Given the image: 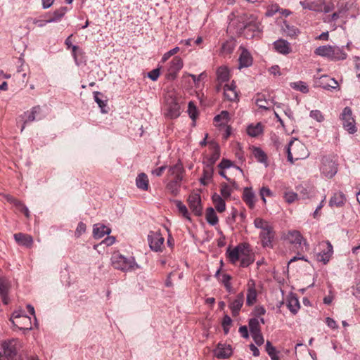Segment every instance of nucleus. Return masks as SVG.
I'll return each mask as SVG.
<instances>
[{"label": "nucleus", "mask_w": 360, "mask_h": 360, "mask_svg": "<svg viewBox=\"0 0 360 360\" xmlns=\"http://www.w3.org/2000/svg\"><path fill=\"white\" fill-rule=\"evenodd\" d=\"M254 261V255L251 253L250 246L248 245V248H245V254L241 255L240 266L248 267L252 264Z\"/></svg>", "instance_id": "26"}, {"label": "nucleus", "mask_w": 360, "mask_h": 360, "mask_svg": "<svg viewBox=\"0 0 360 360\" xmlns=\"http://www.w3.org/2000/svg\"><path fill=\"white\" fill-rule=\"evenodd\" d=\"M214 354L218 359L229 358L232 354L231 346L230 345L219 343L214 350Z\"/></svg>", "instance_id": "20"}, {"label": "nucleus", "mask_w": 360, "mask_h": 360, "mask_svg": "<svg viewBox=\"0 0 360 360\" xmlns=\"http://www.w3.org/2000/svg\"><path fill=\"white\" fill-rule=\"evenodd\" d=\"M14 238L20 245H22L26 248H31L32 246L33 238L30 235L18 233L14 235Z\"/></svg>", "instance_id": "23"}, {"label": "nucleus", "mask_w": 360, "mask_h": 360, "mask_svg": "<svg viewBox=\"0 0 360 360\" xmlns=\"http://www.w3.org/2000/svg\"><path fill=\"white\" fill-rule=\"evenodd\" d=\"M317 56L328 58L331 60H345L347 58V53L342 48L335 46H320L314 51Z\"/></svg>", "instance_id": "5"}, {"label": "nucleus", "mask_w": 360, "mask_h": 360, "mask_svg": "<svg viewBox=\"0 0 360 360\" xmlns=\"http://www.w3.org/2000/svg\"><path fill=\"white\" fill-rule=\"evenodd\" d=\"M255 342L260 346L264 343V338L261 332L251 335Z\"/></svg>", "instance_id": "58"}, {"label": "nucleus", "mask_w": 360, "mask_h": 360, "mask_svg": "<svg viewBox=\"0 0 360 360\" xmlns=\"http://www.w3.org/2000/svg\"><path fill=\"white\" fill-rule=\"evenodd\" d=\"M310 117L318 122H322L323 120L322 113L318 110H311L310 112Z\"/></svg>", "instance_id": "57"}, {"label": "nucleus", "mask_w": 360, "mask_h": 360, "mask_svg": "<svg viewBox=\"0 0 360 360\" xmlns=\"http://www.w3.org/2000/svg\"><path fill=\"white\" fill-rule=\"evenodd\" d=\"M180 115V107L179 103L174 99L171 98L170 101H167V117L174 119Z\"/></svg>", "instance_id": "19"}, {"label": "nucleus", "mask_w": 360, "mask_h": 360, "mask_svg": "<svg viewBox=\"0 0 360 360\" xmlns=\"http://www.w3.org/2000/svg\"><path fill=\"white\" fill-rule=\"evenodd\" d=\"M249 328L251 335L261 332L259 321L256 318L249 320Z\"/></svg>", "instance_id": "42"}, {"label": "nucleus", "mask_w": 360, "mask_h": 360, "mask_svg": "<svg viewBox=\"0 0 360 360\" xmlns=\"http://www.w3.org/2000/svg\"><path fill=\"white\" fill-rule=\"evenodd\" d=\"M4 354L8 359L12 360L17 354L21 347L20 342L17 339L4 342L2 345Z\"/></svg>", "instance_id": "8"}, {"label": "nucleus", "mask_w": 360, "mask_h": 360, "mask_svg": "<svg viewBox=\"0 0 360 360\" xmlns=\"http://www.w3.org/2000/svg\"><path fill=\"white\" fill-rule=\"evenodd\" d=\"M255 196L252 189L250 188H245L243 193V200L249 207L253 208L255 207Z\"/></svg>", "instance_id": "27"}, {"label": "nucleus", "mask_w": 360, "mask_h": 360, "mask_svg": "<svg viewBox=\"0 0 360 360\" xmlns=\"http://www.w3.org/2000/svg\"><path fill=\"white\" fill-rule=\"evenodd\" d=\"M286 239L292 244H301L303 237L298 231H290L286 236Z\"/></svg>", "instance_id": "33"}, {"label": "nucleus", "mask_w": 360, "mask_h": 360, "mask_svg": "<svg viewBox=\"0 0 360 360\" xmlns=\"http://www.w3.org/2000/svg\"><path fill=\"white\" fill-rule=\"evenodd\" d=\"M214 120L217 122H221L220 124H226L229 120V113L226 110H223L220 114L216 115Z\"/></svg>", "instance_id": "45"}, {"label": "nucleus", "mask_w": 360, "mask_h": 360, "mask_svg": "<svg viewBox=\"0 0 360 360\" xmlns=\"http://www.w3.org/2000/svg\"><path fill=\"white\" fill-rule=\"evenodd\" d=\"M255 158L260 162H266L267 157L265 153L259 148H255L253 150Z\"/></svg>", "instance_id": "46"}, {"label": "nucleus", "mask_w": 360, "mask_h": 360, "mask_svg": "<svg viewBox=\"0 0 360 360\" xmlns=\"http://www.w3.org/2000/svg\"><path fill=\"white\" fill-rule=\"evenodd\" d=\"M236 85L234 81H232L231 84H226L224 86V98L230 101H236L238 100V94L236 90Z\"/></svg>", "instance_id": "21"}, {"label": "nucleus", "mask_w": 360, "mask_h": 360, "mask_svg": "<svg viewBox=\"0 0 360 360\" xmlns=\"http://www.w3.org/2000/svg\"><path fill=\"white\" fill-rule=\"evenodd\" d=\"M290 87L293 89L299 91L302 93L306 94L309 91V87L307 84L302 81H298L295 82H291L290 84Z\"/></svg>", "instance_id": "41"}, {"label": "nucleus", "mask_w": 360, "mask_h": 360, "mask_svg": "<svg viewBox=\"0 0 360 360\" xmlns=\"http://www.w3.org/2000/svg\"><path fill=\"white\" fill-rule=\"evenodd\" d=\"M300 4L304 9H309L317 12L322 11V6L314 1H300Z\"/></svg>", "instance_id": "36"}, {"label": "nucleus", "mask_w": 360, "mask_h": 360, "mask_svg": "<svg viewBox=\"0 0 360 360\" xmlns=\"http://www.w3.org/2000/svg\"><path fill=\"white\" fill-rule=\"evenodd\" d=\"M346 201V198L342 192L335 193L329 201L330 206L341 207Z\"/></svg>", "instance_id": "31"}, {"label": "nucleus", "mask_w": 360, "mask_h": 360, "mask_svg": "<svg viewBox=\"0 0 360 360\" xmlns=\"http://www.w3.org/2000/svg\"><path fill=\"white\" fill-rule=\"evenodd\" d=\"M210 148L211 150V154L207 158V167H212V165L217 162L220 157V148L219 146L214 143L210 142L209 143Z\"/></svg>", "instance_id": "18"}, {"label": "nucleus", "mask_w": 360, "mask_h": 360, "mask_svg": "<svg viewBox=\"0 0 360 360\" xmlns=\"http://www.w3.org/2000/svg\"><path fill=\"white\" fill-rule=\"evenodd\" d=\"M205 217L207 221L212 226L216 225L218 223V217L212 207H208L206 210Z\"/></svg>", "instance_id": "38"}, {"label": "nucleus", "mask_w": 360, "mask_h": 360, "mask_svg": "<svg viewBox=\"0 0 360 360\" xmlns=\"http://www.w3.org/2000/svg\"><path fill=\"white\" fill-rule=\"evenodd\" d=\"M257 293L255 288V283L252 282V285H248L247 292L246 304L248 306L253 305L257 301Z\"/></svg>", "instance_id": "28"}, {"label": "nucleus", "mask_w": 360, "mask_h": 360, "mask_svg": "<svg viewBox=\"0 0 360 360\" xmlns=\"http://www.w3.org/2000/svg\"><path fill=\"white\" fill-rule=\"evenodd\" d=\"M240 49H242V52L238 58L239 69L251 66L252 64V57L251 54L246 49L242 47H240Z\"/></svg>", "instance_id": "22"}, {"label": "nucleus", "mask_w": 360, "mask_h": 360, "mask_svg": "<svg viewBox=\"0 0 360 360\" xmlns=\"http://www.w3.org/2000/svg\"><path fill=\"white\" fill-rule=\"evenodd\" d=\"M187 201L190 209L196 216L202 214V207L200 194L196 193H191Z\"/></svg>", "instance_id": "13"}, {"label": "nucleus", "mask_w": 360, "mask_h": 360, "mask_svg": "<svg viewBox=\"0 0 360 360\" xmlns=\"http://www.w3.org/2000/svg\"><path fill=\"white\" fill-rule=\"evenodd\" d=\"M262 132V125L257 123L256 125H250L247 129V133L252 137H256Z\"/></svg>", "instance_id": "40"}, {"label": "nucleus", "mask_w": 360, "mask_h": 360, "mask_svg": "<svg viewBox=\"0 0 360 360\" xmlns=\"http://www.w3.org/2000/svg\"><path fill=\"white\" fill-rule=\"evenodd\" d=\"M256 105L259 108L264 110H269V108L267 106L269 104V102L266 101V99L264 98L263 95L258 94L257 98L255 101Z\"/></svg>", "instance_id": "48"}, {"label": "nucleus", "mask_w": 360, "mask_h": 360, "mask_svg": "<svg viewBox=\"0 0 360 360\" xmlns=\"http://www.w3.org/2000/svg\"><path fill=\"white\" fill-rule=\"evenodd\" d=\"M297 191L299 194L301 195L302 198L306 199L309 198V194L311 191L306 187L302 186H299L297 187Z\"/></svg>", "instance_id": "55"}, {"label": "nucleus", "mask_w": 360, "mask_h": 360, "mask_svg": "<svg viewBox=\"0 0 360 360\" xmlns=\"http://www.w3.org/2000/svg\"><path fill=\"white\" fill-rule=\"evenodd\" d=\"M259 193H260L261 198H262L264 203H266V198H265L266 197L273 196L272 191L268 187H265V186H263L260 189Z\"/></svg>", "instance_id": "52"}, {"label": "nucleus", "mask_w": 360, "mask_h": 360, "mask_svg": "<svg viewBox=\"0 0 360 360\" xmlns=\"http://www.w3.org/2000/svg\"><path fill=\"white\" fill-rule=\"evenodd\" d=\"M8 285L6 281L0 279V295L3 297V301L5 304L7 302L5 301V298L8 295Z\"/></svg>", "instance_id": "49"}, {"label": "nucleus", "mask_w": 360, "mask_h": 360, "mask_svg": "<svg viewBox=\"0 0 360 360\" xmlns=\"http://www.w3.org/2000/svg\"><path fill=\"white\" fill-rule=\"evenodd\" d=\"M254 225L260 229L259 238L262 245L264 248H272L275 238V231L272 225L267 221L257 217L254 220Z\"/></svg>", "instance_id": "2"}, {"label": "nucleus", "mask_w": 360, "mask_h": 360, "mask_svg": "<svg viewBox=\"0 0 360 360\" xmlns=\"http://www.w3.org/2000/svg\"><path fill=\"white\" fill-rule=\"evenodd\" d=\"M341 119L344 129L349 134H354L356 131L355 120L352 117V112L350 108L346 107L344 108L341 115Z\"/></svg>", "instance_id": "7"}, {"label": "nucleus", "mask_w": 360, "mask_h": 360, "mask_svg": "<svg viewBox=\"0 0 360 360\" xmlns=\"http://www.w3.org/2000/svg\"><path fill=\"white\" fill-rule=\"evenodd\" d=\"M266 351L268 353L269 356L271 357V360H279L276 348L271 345V343L269 341L266 342Z\"/></svg>", "instance_id": "43"}, {"label": "nucleus", "mask_w": 360, "mask_h": 360, "mask_svg": "<svg viewBox=\"0 0 360 360\" xmlns=\"http://www.w3.org/2000/svg\"><path fill=\"white\" fill-rule=\"evenodd\" d=\"M320 246H321L323 249L316 255V259L318 262H322L323 264H326L330 261L333 253V245L330 242L325 241L321 243Z\"/></svg>", "instance_id": "11"}, {"label": "nucleus", "mask_w": 360, "mask_h": 360, "mask_svg": "<svg viewBox=\"0 0 360 360\" xmlns=\"http://www.w3.org/2000/svg\"><path fill=\"white\" fill-rule=\"evenodd\" d=\"M236 47V42L233 39H229L223 43L220 49V54L227 56L232 53Z\"/></svg>", "instance_id": "32"}, {"label": "nucleus", "mask_w": 360, "mask_h": 360, "mask_svg": "<svg viewBox=\"0 0 360 360\" xmlns=\"http://www.w3.org/2000/svg\"><path fill=\"white\" fill-rule=\"evenodd\" d=\"M297 198V194L294 192H287L284 195V198L288 203L293 202Z\"/></svg>", "instance_id": "56"}, {"label": "nucleus", "mask_w": 360, "mask_h": 360, "mask_svg": "<svg viewBox=\"0 0 360 360\" xmlns=\"http://www.w3.org/2000/svg\"><path fill=\"white\" fill-rule=\"evenodd\" d=\"M86 231V225L83 222H79L75 231L76 237L79 238Z\"/></svg>", "instance_id": "59"}, {"label": "nucleus", "mask_w": 360, "mask_h": 360, "mask_svg": "<svg viewBox=\"0 0 360 360\" xmlns=\"http://www.w3.org/2000/svg\"><path fill=\"white\" fill-rule=\"evenodd\" d=\"M265 312V309L261 306H257L254 309V315L256 316H260L262 315H264Z\"/></svg>", "instance_id": "63"}, {"label": "nucleus", "mask_w": 360, "mask_h": 360, "mask_svg": "<svg viewBox=\"0 0 360 360\" xmlns=\"http://www.w3.org/2000/svg\"><path fill=\"white\" fill-rule=\"evenodd\" d=\"M321 171L326 177L332 178L338 172V165L329 157H324L322 159Z\"/></svg>", "instance_id": "9"}, {"label": "nucleus", "mask_w": 360, "mask_h": 360, "mask_svg": "<svg viewBox=\"0 0 360 360\" xmlns=\"http://www.w3.org/2000/svg\"><path fill=\"white\" fill-rule=\"evenodd\" d=\"M166 169V166H162L152 171V174L160 176Z\"/></svg>", "instance_id": "64"}, {"label": "nucleus", "mask_w": 360, "mask_h": 360, "mask_svg": "<svg viewBox=\"0 0 360 360\" xmlns=\"http://www.w3.org/2000/svg\"><path fill=\"white\" fill-rule=\"evenodd\" d=\"M160 76V70L154 69L148 73V77L153 81H156Z\"/></svg>", "instance_id": "61"}, {"label": "nucleus", "mask_w": 360, "mask_h": 360, "mask_svg": "<svg viewBox=\"0 0 360 360\" xmlns=\"http://www.w3.org/2000/svg\"><path fill=\"white\" fill-rule=\"evenodd\" d=\"M326 323L327 326L332 329L338 328V324H337L336 321L334 319H333L332 318L327 317L326 319Z\"/></svg>", "instance_id": "62"}, {"label": "nucleus", "mask_w": 360, "mask_h": 360, "mask_svg": "<svg viewBox=\"0 0 360 360\" xmlns=\"http://www.w3.org/2000/svg\"><path fill=\"white\" fill-rule=\"evenodd\" d=\"M67 12V8L66 7H60L59 9L55 11L53 13V17L46 20V23H50L53 22H56L60 20L65 14Z\"/></svg>", "instance_id": "37"}, {"label": "nucleus", "mask_w": 360, "mask_h": 360, "mask_svg": "<svg viewBox=\"0 0 360 360\" xmlns=\"http://www.w3.org/2000/svg\"><path fill=\"white\" fill-rule=\"evenodd\" d=\"M220 193L223 198H228L231 195V189L226 183H222L221 184Z\"/></svg>", "instance_id": "51"}, {"label": "nucleus", "mask_w": 360, "mask_h": 360, "mask_svg": "<svg viewBox=\"0 0 360 360\" xmlns=\"http://www.w3.org/2000/svg\"><path fill=\"white\" fill-rule=\"evenodd\" d=\"M175 204L179 210V212L183 215V217L188 220H191L189 213L186 205H184L180 200H175Z\"/></svg>", "instance_id": "47"}, {"label": "nucleus", "mask_w": 360, "mask_h": 360, "mask_svg": "<svg viewBox=\"0 0 360 360\" xmlns=\"http://www.w3.org/2000/svg\"><path fill=\"white\" fill-rule=\"evenodd\" d=\"M41 109L40 105H35L31 108L30 111H26L23 114V117H25L24 120L23 124L20 129L21 132H22L25 128V125L27 123L34 122L37 120V117H39L41 115Z\"/></svg>", "instance_id": "14"}, {"label": "nucleus", "mask_w": 360, "mask_h": 360, "mask_svg": "<svg viewBox=\"0 0 360 360\" xmlns=\"http://www.w3.org/2000/svg\"><path fill=\"white\" fill-rule=\"evenodd\" d=\"M188 112L190 117L195 120L197 117V108L192 101H190L188 106Z\"/></svg>", "instance_id": "54"}, {"label": "nucleus", "mask_w": 360, "mask_h": 360, "mask_svg": "<svg viewBox=\"0 0 360 360\" xmlns=\"http://www.w3.org/2000/svg\"><path fill=\"white\" fill-rule=\"evenodd\" d=\"M10 320L13 326L19 330H30L32 329L31 319L27 315L20 314V313L15 311L13 313Z\"/></svg>", "instance_id": "6"}, {"label": "nucleus", "mask_w": 360, "mask_h": 360, "mask_svg": "<svg viewBox=\"0 0 360 360\" xmlns=\"http://www.w3.org/2000/svg\"><path fill=\"white\" fill-rule=\"evenodd\" d=\"M212 200L217 212L221 213L225 211V201L219 194L214 193L212 196Z\"/></svg>", "instance_id": "30"}, {"label": "nucleus", "mask_w": 360, "mask_h": 360, "mask_svg": "<svg viewBox=\"0 0 360 360\" xmlns=\"http://www.w3.org/2000/svg\"><path fill=\"white\" fill-rule=\"evenodd\" d=\"M15 207L18 209V210L23 213L27 219L30 218V211L26 205L21 201L15 202Z\"/></svg>", "instance_id": "50"}, {"label": "nucleus", "mask_w": 360, "mask_h": 360, "mask_svg": "<svg viewBox=\"0 0 360 360\" xmlns=\"http://www.w3.org/2000/svg\"><path fill=\"white\" fill-rule=\"evenodd\" d=\"M183 67V60L179 56H175L170 62L169 67L168 68V77L174 79L177 75V72Z\"/></svg>", "instance_id": "17"}, {"label": "nucleus", "mask_w": 360, "mask_h": 360, "mask_svg": "<svg viewBox=\"0 0 360 360\" xmlns=\"http://www.w3.org/2000/svg\"><path fill=\"white\" fill-rule=\"evenodd\" d=\"M233 165V162L227 159H222L219 165V167L221 169L230 168Z\"/></svg>", "instance_id": "60"}, {"label": "nucleus", "mask_w": 360, "mask_h": 360, "mask_svg": "<svg viewBox=\"0 0 360 360\" xmlns=\"http://www.w3.org/2000/svg\"><path fill=\"white\" fill-rule=\"evenodd\" d=\"M247 248H248L247 243H240L233 249H231L230 247L228 248L226 255L230 262L235 264L240 259L241 255L245 254Z\"/></svg>", "instance_id": "12"}, {"label": "nucleus", "mask_w": 360, "mask_h": 360, "mask_svg": "<svg viewBox=\"0 0 360 360\" xmlns=\"http://www.w3.org/2000/svg\"><path fill=\"white\" fill-rule=\"evenodd\" d=\"M217 80L221 82H227L230 78L229 70L226 66H221L217 70Z\"/></svg>", "instance_id": "35"}, {"label": "nucleus", "mask_w": 360, "mask_h": 360, "mask_svg": "<svg viewBox=\"0 0 360 360\" xmlns=\"http://www.w3.org/2000/svg\"><path fill=\"white\" fill-rule=\"evenodd\" d=\"M184 174L185 169L181 162L168 168V183L166 185V189L173 196L179 195Z\"/></svg>", "instance_id": "1"}, {"label": "nucleus", "mask_w": 360, "mask_h": 360, "mask_svg": "<svg viewBox=\"0 0 360 360\" xmlns=\"http://www.w3.org/2000/svg\"><path fill=\"white\" fill-rule=\"evenodd\" d=\"M287 302V306L289 310L293 314H296L300 309V303L297 298L294 296H290L288 298Z\"/></svg>", "instance_id": "39"}, {"label": "nucleus", "mask_w": 360, "mask_h": 360, "mask_svg": "<svg viewBox=\"0 0 360 360\" xmlns=\"http://www.w3.org/2000/svg\"><path fill=\"white\" fill-rule=\"evenodd\" d=\"M110 233V229L108 227L101 225L96 224L94 226L93 234L95 238L99 239L103 238L105 235H108Z\"/></svg>", "instance_id": "29"}, {"label": "nucleus", "mask_w": 360, "mask_h": 360, "mask_svg": "<svg viewBox=\"0 0 360 360\" xmlns=\"http://www.w3.org/2000/svg\"><path fill=\"white\" fill-rule=\"evenodd\" d=\"M72 37V34L70 35L66 39H65V44L68 46V48H72V56L75 59V63L77 65H79L82 63V59L84 57V52L80 49L77 46L72 45L71 41V37Z\"/></svg>", "instance_id": "15"}, {"label": "nucleus", "mask_w": 360, "mask_h": 360, "mask_svg": "<svg viewBox=\"0 0 360 360\" xmlns=\"http://www.w3.org/2000/svg\"><path fill=\"white\" fill-rule=\"evenodd\" d=\"M111 264L114 269L123 272L134 271L139 268L134 257H127L119 252H114L111 257Z\"/></svg>", "instance_id": "3"}, {"label": "nucleus", "mask_w": 360, "mask_h": 360, "mask_svg": "<svg viewBox=\"0 0 360 360\" xmlns=\"http://www.w3.org/2000/svg\"><path fill=\"white\" fill-rule=\"evenodd\" d=\"M243 302L244 294L243 292L238 293L236 297L229 302V307L233 316H237L239 314L240 309L243 305Z\"/></svg>", "instance_id": "16"}, {"label": "nucleus", "mask_w": 360, "mask_h": 360, "mask_svg": "<svg viewBox=\"0 0 360 360\" xmlns=\"http://www.w3.org/2000/svg\"><path fill=\"white\" fill-rule=\"evenodd\" d=\"M287 153L288 160L291 162H293V160L304 159L309 155L306 146L297 139H293L289 142Z\"/></svg>", "instance_id": "4"}, {"label": "nucleus", "mask_w": 360, "mask_h": 360, "mask_svg": "<svg viewBox=\"0 0 360 360\" xmlns=\"http://www.w3.org/2000/svg\"><path fill=\"white\" fill-rule=\"evenodd\" d=\"M283 30L285 34L290 38H296L300 33V31L297 27L294 25H290L286 22H284Z\"/></svg>", "instance_id": "34"}, {"label": "nucleus", "mask_w": 360, "mask_h": 360, "mask_svg": "<svg viewBox=\"0 0 360 360\" xmlns=\"http://www.w3.org/2000/svg\"><path fill=\"white\" fill-rule=\"evenodd\" d=\"M148 240L151 250L155 252L162 251L165 238L160 232L150 231L148 236Z\"/></svg>", "instance_id": "10"}, {"label": "nucleus", "mask_w": 360, "mask_h": 360, "mask_svg": "<svg viewBox=\"0 0 360 360\" xmlns=\"http://www.w3.org/2000/svg\"><path fill=\"white\" fill-rule=\"evenodd\" d=\"M94 94V100L98 103V106L101 108L102 112H106L105 110H103V108L106 106V103L105 101H102L100 98V96H102V94L98 91H95Z\"/></svg>", "instance_id": "53"}, {"label": "nucleus", "mask_w": 360, "mask_h": 360, "mask_svg": "<svg viewBox=\"0 0 360 360\" xmlns=\"http://www.w3.org/2000/svg\"><path fill=\"white\" fill-rule=\"evenodd\" d=\"M276 51L283 55H287L291 52L290 44L284 39H278L274 43Z\"/></svg>", "instance_id": "24"}, {"label": "nucleus", "mask_w": 360, "mask_h": 360, "mask_svg": "<svg viewBox=\"0 0 360 360\" xmlns=\"http://www.w3.org/2000/svg\"><path fill=\"white\" fill-rule=\"evenodd\" d=\"M213 169L210 167H207L203 171V176L200 178V183L202 185H207V181L212 179Z\"/></svg>", "instance_id": "44"}, {"label": "nucleus", "mask_w": 360, "mask_h": 360, "mask_svg": "<svg viewBox=\"0 0 360 360\" xmlns=\"http://www.w3.org/2000/svg\"><path fill=\"white\" fill-rule=\"evenodd\" d=\"M136 185L141 191H146L149 188V180L148 176L142 172L138 174L136 178Z\"/></svg>", "instance_id": "25"}]
</instances>
